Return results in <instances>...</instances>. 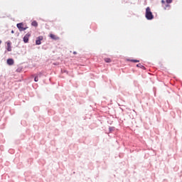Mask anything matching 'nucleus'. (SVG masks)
<instances>
[{"label":"nucleus","instance_id":"nucleus-1","mask_svg":"<svg viewBox=\"0 0 182 182\" xmlns=\"http://www.w3.org/2000/svg\"><path fill=\"white\" fill-rule=\"evenodd\" d=\"M145 18H146L148 21H151L154 19V16L153 15V13L151 12V9H150V7H147L146 9Z\"/></svg>","mask_w":182,"mask_h":182},{"label":"nucleus","instance_id":"nucleus-2","mask_svg":"<svg viewBox=\"0 0 182 182\" xmlns=\"http://www.w3.org/2000/svg\"><path fill=\"white\" fill-rule=\"evenodd\" d=\"M31 37V33H28L27 34H26L23 37V42L24 43H28V42H29V38Z\"/></svg>","mask_w":182,"mask_h":182},{"label":"nucleus","instance_id":"nucleus-3","mask_svg":"<svg viewBox=\"0 0 182 182\" xmlns=\"http://www.w3.org/2000/svg\"><path fill=\"white\" fill-rule=\"evenodd\" d=\"M6 50H8V52H11L12 51V46L11 41H7L6 42Z\"/></svg>","mask_w":182,"mask_h":182},{"label":"nucleus","instance_id":"nucleus-4","mask_svg":"<svg viewBox=\"0 0 182 182\" xmlns=\"http://www.w3.org/2000/svg\"><path fill=\"white\" fill-rule=\"evenodd\" d=\"M43 39V36H39L36 41V45H41V41H42Z\"/></svg>","mask_w":182,"mask_h":182},{"label":"nucleus","instance_id":"nucleus-5","mask_svg":"<svg viewBox=\"0 0 182 182\" xmlns=\"http://www.w3.org/2000/svg\"><path fill=\"white\" fill-rule=\"evenodd\" d=\"M16 26L18 29H19L20 32H22V29L23 28V23H17Z\"/></svg>","mask_w":182,"mask_h":182},{"label":"nucleus","instance_id":"nucleus-6","mask_svg":"<svg viewBox=\"0 0 182 182\" xmlns=\"http://www.w3.org/2000/svg\"><path fill=\"white\" fill-rule=\"evenodd\" d=\"M7 64L9 65V66H12V65H14V59L12 58H9L7 60Z\"/></svg>","mask_w":182,"mask_h":182},{"label":"nucleus","instance_id":"nucleus-7","mask_svg":"<svg viewBox=\"0 0 182 182\" xmlns=\"http://www.w3.org/2000/svg\"><path fill=\"white\" fill-rule=\"evenodd\" d=\"M41 76H42V73H39L37 76H36L34 77V81L38 82V80H39V77H41Z\"/></svg>","mask_w":182,"mask_h":182},{"label":"nucleus","instance_id":"nucleus-8","mask_svg":"<svg viewBox=\"0 0 182 182\" xmlns=\"http://www.w3.org/2000/svg\"><path fill=\"white\" fill-rule=\"evenodd\" d=\"M32 26H35L36 28L38 26V22L36 21H33L31 23Z\"/></svg>","mask_w":182,"mask_h":182},{"label":"nucleus","instance_id":"nucleus-9","mask_svg":"<svg viewBox=\"0 0 182 182\" xmlns=\"http://www.w3.org/2000/svg\"><path fill=\"white\" fill-rule=\"evenodd\" d=\"M136 67L140 68L141 69H146V68L143 65H141V63L137 64Z\"/></svg>","mask_w":182,"mask_h":182},{"label":"nucleus","instance_id":"nucleus-10","mask_svg":"<svg viewBox=\"0 0 182 182\" xmlns=\"http://www.w3.org/2000/svg\"><path fill=\"white\" fill-rule=\"evenodd\" d=\"M50 38H51V39H54V41H56V39H57L56 36H55L53 34H50Z\"/></svg>","mask_w":182,"mask_h":182},{"label":"nucleus","instance_id":"nucleus-11","mask_svg":"<svg viewBox=\"0 0 182 182\" xmlns=\"http://www.w3.org/2000/svg\"><path fill=\"white\" fill-rule=\"evenodd\" d=\"M171 2H173V0H166V4H171ZM166 6H170V5L166 4Z\"/></svg>","mask_w":182,"mask_h":182},{"label":"nucleus","instance_id":"nucleus-12","mask_svg":"<svg viewBox=\"0 0 182 182\" xmlns=\"http://www.w3.org/2000/svg\"><path fill=\"white\" fill-rule=\"evenodd\" d=\"M105 60L107 63H110V62H112V60L110 58H105Z\"/></svg>","mask_w":182,"mask_h":182},{"label":"nucleus","instance_id":"nucleus-13","mask_svg":"<svg viewBox=\"0 0 182 182\" xmlns=\"http://www.w3.org/2000/svg\"><path fill=\"white\" fill-rule=\"evenodd\" d=\"M130 60V62H134V63H138V62H140L139 60Z\"/></svg>","mask_w":182,"mask_h":182},{"label":"nucleus","instance_id":"nucleus-14","mask_svg":"<svg viewBox=\"0 0 182 182\" xmlns=\"http://www.w3.org/2000/svg\"><path fill=\"white\" fill-rule=\"evenodd\" d=\"M109 132H113V130H114V127H109Z\"/></svg>","mask_w":182,"mask_h":182},{"label":"nucleus","instance_id":"nucleus-15","mask_svg":"<svg viewBox=\"0 0 182 182\" xmlns=\"http://www.w3.org/2000/svg\"><path fill=\"white\" fill-rule=\"evenodd\" d=\"M21 70H22V68H18L17 70H16V72H21Z\"/></svg>","mask_w":182,"mask_h":182},{"label":"nucleus","instance_id":"nucleus-16","mask_svg":"<svg viewBox=\"0 0 182 182\" xmlns=\"http://www.w3.org/2000/svg\"><path fill=\"white\" fill-rule=\"evenodd\" d=\"M28 29V27H23L22 31H26Z\"/></svg>","mask_w":182,"mask_h":182},{"label":"nucleus","instance_id":"nucleus-17","mask_svg":"<svg viewBox=\"0 0 182 182\" xmlns=\"http://www.w3.org/2000/svg\"><path fill=\"white\" fill-rule=\"evenodd\" d=\"M161 4H166V1L161 0Z\"/></svg>","mask_w":182,"mask_h":182},{"label":"nucleus","instance_id":"nucleus-18","mask_svg":"<svg viewBox=\"0 0 182 182\" xmlns=\"http://www.w3.org/2000/svg\"><path fill=\"white\" fill-rule=\"evenodd\" d=\"M11 33H15V31H14V30H12Z\"/></svg>","mask_w":182,"mask_h":182},{"label":"nucleus","instance_id":"nucleus-19","mask_svg":"<svg viewBox=\"0 0 182 182\" xmlns=\"http://www.w3.org/2000/svg\"><path fill=\"white\" fill-rule=\"evenodd\" d=\"M76 53H76L75 51L73 52V54H74V55H76Z\"/></svg>","mask_w":182,"mask_h":182},{"label":"nucleus","instance_id":"nucleus-20","mask_svg":"<svg viewBox=\"0 0 182 182\" xmlns=\"http://www.w3.org/2000/svg\"><path fill=\"white\" fill-rule=\"evenodd\" d=\"M2 43V41L0 40V45Z\"/></svg>","mask_w":182,"mask_h":182}]
</instances>
